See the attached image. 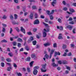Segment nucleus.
I'll use <instances>...</instances> for the list:
<instances>
[{
    "mask_svg": "<svg viewBox=\"0 0 76 76\" xmlns=\"http://www.w3.org/2000/svg\"><path fill=\"white\" fill-rule=\"evenodd\" d=\"M47 66V64H45L42 65V67L41 69V70L42 72H45L47 71L46 70V66Z\"/></svg>",
    "mask_w": 76,
    "mask_h": 76,
    "instance_id": "obj_1",
    "label": "nucleus"
},
{
    "mask_svg": "<svg viewBox=\"0 0 76 76\" xmlns=\"http://www.w3.org/2000/svg\"><path fill=\"white\" fill-rule=\"evenodd\" d=\"M54 51H55V50L54 49H52L50 51V56L49 57L50 59H51V57H52V55L54 53Z\"/></svg>",
    "mask_w": 76,
    "mask_h": 76,
    "instance_id": "obj_2",
    "label": "nucleus"
},
{
    "mask_svg": "<svg viewBox=\"0 0 76 76\" xmlns=\"http://www.w3.org/2000/svg\"><path fill=\"white\" fill-rule=\"evenodd\" d=\"M62 34L61 33H59V36L58 38V39H63V37H62Z\"/></svg>",
    "mask_w": 76,
    "mask_h": 76,
    "instance_id": "obj_3",
    "label": "nucleus"
},
{
    "mask_svg": "<svg viewBox=\"0 0 76 76\" xmlns=\"http://www.w3.org/2000/svg\"><path fill=\"white\" fill-rule=\"evenodd\" d=\"M33 74L34 75H37V73H38V71L35 69H34L33 71Z\"/></svg>",
    "mask_w": 76,
    "mask_h": 76,
    "instance_id": "obj_4",
    "label": "nucleus"
},
{
    "mask_svg": "<svg viewBox=\"0 0 76 76\" xmlns=\"http://www.w3.org/2000/svg\"><path fill=\"white\" fill-rule=\"evenodd\" d=\"M66 28H69V30H71L73 28V26L69 25L66 26Z\"/></svg>",
    "mask_w": 76,
    "mask_h": 76,
    "instance_id": "obj_5",
    "label": "nucleus"
},
{
    "mask_svg": "<svg viewBox=\"0 0 76 76\" xmlns=\"http://www.w3.org/2000/svg\"><path fill=\"white\" fill-rule=\"evenodd\" d=\"M20 28V30L21 32H23L24 33V34H25V29L23 28L22 27H21Z\"/></svg>",
    "mask_w": 76,
    "mask_h": 76,
    "instance_id": "obj_6",
    "label": "nucleus"
},
{
    "mask_svg": "<svg viewBox=\"0 0 76 76\" xmlns=\"http://www.w3.org/2000/svg\"><path fill=\"white\" fill-rule=\"evenodd\" d=\"M39 20H36L34 21V25L39 24Z\"/></svg>",
    "mask_w": 76,
    "mask_h": 76,
    "instance_id": "obj_7",
    "label": "nucleus"
},
{
    "mask_svg": "<svg viewBox=\"0 0 76 76\" xmlns=\"http://www.w3.org/2000/svg\"><path fill=\"white\" fill-rule=\"evenodd\" d=\"M31 57L32 58H34V59H35V58H37V56H36L34 54H32L31 55Z\"/></svg>",
    "mask_w": 76,
    "mask_h": 76,
    "instance_id": "obj_8",
    "label": "nucleus"
},
{
    "mask_svg": "<svg viewBox=\"0 0 76 76\" xmlns=\"http://www.w3.org/2000/svg\"><path fill=\"white\" fill-rule=\"evenodd\" d=\"M56 4V0H53V1L51 3V5L53 6L54 7V4Z\"/></svg>",
    "mask_w": 76,
    "mask_h": 76,
    "instance_id": "obj_9",
    "label": "nucleus"
},
{
    "mask_svg": "<svg viewBox=\"0 0 76 76\" xmlns=\"http://www.w3.org/2000/svg\"><path fill=\"white\" fill-rule=\"evenodd\" d=\"M33 16H34V15L33 14V13L31 12L29 15V18L31 19H33Z\"/></svg>",
    "mask_w": 76,
    "mask_h": 76,
    "instance_id": "obj_10",
    "label": "nucleus"
},
{
    "mask_svg": "<svg viewBox=\"0 0 76 76\" xmlns=\"http://www.w3.org/2000/svg\"><path fill=\"white\" fill-rule=\"evenodd\" d=\"M60 56V53L59 52H55V57L56 56Z\"/></svg>",
    "mask_w": 76,
    "mask_h": 76,
    "instance_id": "obj_11",
    "label": "nucleus"
},
{
    "mask_svg": "<svg viewBox=\"0 0 76 76\" xmlns=\"http://www.w3.org/2000/svg\"><path fill=\"white\" fill-rule=\"evenodd\" d=\"M26 61H28L29 62L31 60V57L30 56H28L26 60Z\"/></svg>",
    "mask_w": 76,
    "mask_h": 76,
    "instance_id": "obj_12",
    "label": "nucleus"
},
{
    "mask_svg": "<svg viewBox=\"0 0 76 76\" xmlns=\"http://www.w3.org/2000/svg\"><path fill=\"white\" fill-rule=\"evenodd\" d=\"M12 25H18L19 23H16L15 21H13L12 22Z\"/></svg>",
    "mask_w": 76,
    "mask_h": 76,
    "instance_id": "obj_13",
    "label": "nucleus"
},
{
    "mask_svg": "<svg viewBox=\"0 0 76 76\" xmlns=\"http://www.w3.org/2000/svg\"><path fill=\"white\" fill-rule=\"evenodd\" d=\"M52 66L53 67H57L58 66V64H56L54 63H52Z\"/></svg>",
    "mask_w": 76,
    "mask_h": 76,
    "instance_id": "obj_14",
    "label": "nucleus"
},
{
    "mask_svg": "<svg viewBox=\"0 0 76 76\" xmlns=\"http://www.w3.org/2000/svg\"><path fill=\"white\" fill-rule=\"evenodd\" d=\"M44 45L45 47H46V46H50L51 45V44L48 43H47L45 44H44Z\"/></svg>",
    "mask_w": 76,
    "mask_h": 76,
    "instance_id": "obj_15",
    "label": "nucleus"
},
{
    "mask_svg": "<svg viewBox=\"0 0 76 76\" xmlns=\"http://www.w3.org/2000/svg\"><path fill=\"white\" fill-rule=\"evenodd\" d=\"M43 38H45V37H46V36H47V33L45 32H44L43 33Z\"/></svg>",
    "mask_w": 76,
    "mask_h": 76,
    "instance_id": "obj_16",
    "label": "nucleus"
},
{
    "mask_svg": "<svg viewBox=\"0 0 76 76\" xmlns=\"http://www.w3.org/2000/svg\"><path fill=\"white\" fill-rule=\"evenodd\" d=\"M50 18V20H53V19L54 18V17H53V15H49Z\"/></svg>",
    "mask_w": 76,
    "mask_h": 76,
    "instance_id": "obj_17",
    "label": "nucleus"
},
{
    "mask_svg": "<svg viewBox=\"0 0 76 76\" xmlns=\"http://www.w3.org/2000/svg\"><path fill=\"white\" fill-rule=\"evenodd\" d=\"M69 10L70 12H75V10L72 8H70Z\"/></svg>",
    "mask_w": 76,
    "mask_h": 76,
    "instance_id": "obj_18",
    "label": "nucleus"
},
{
    "mask_svg": "<svg viewBox=\"0 0 76 76\" xmlns=\"http://www.w3.org/2000/svg\"><path fill=\"white\" fill-rule=\"evenodd\" d=\"M46 13H47V14L48 15H49V16H50V15H51V13H50V12L49 10H47Z\"/></svg>",
    "mask_w": 76,
    "mask_h": 76,
    "instance_id": "obj_19",
    "label": "nucleus"
},
{
    "mask_svg": "<svg viewBox=\"0 0 76 76\" xmlns=\"http://www.w3.org/2000/svg\"><path fill=\"white\" fill-rule=\"evenodd\" d=\"M32 44L33 45H35L37 44V41L34 40L32 42Z\"/></svg>",
    "mask_w": 76,
    "mask_h": 76,
    "instance_id": "obj_20",
    "label": "nucleus"
},
{
    "mask_svg": "<svg viewBox=\"0 0 76 76\" xmlns=\"http://www.w3.org/2000/svg\"><path fill=\"white\" fill-rule=\"evenodd\" d=\"M62 64H67V61L65 60L63 61Z\"/></svg>",
    "mask_w": 76,
    "mask_h": 76,
    "instance_id": "obj_21",
    "label": "nucleus"
},
{
    "mask_svg": "<svg viewBox=\"0 0 76 76\" xmlns=\"http://www.w3.org/2000/svg\"><path fill=\"white\" fill-rule=\"evenodd\" d=\"M25 49L27 51H29V47L28 46H26L25 47Z\"/></svg>",
    "mask_w": 76,
    "mask_h": 76,
    "instance_id": "obj_22",
    "label": "nucleus"
},
{
    "mask_svg": "<svg viewBox=\"0 0 76 76\" xmlns=\"http://www.w3.org/2000/svg\"><path fill=\"white\" fill-rule=\"evenodd\" d=\"M12 66L8 67L7 68V70L8 71H10V70H12Z\"/></svg>",
    "mask_w": 76,
    "mask_h": 76,
    "instance_id": "obj_23",
    "label": "nucleus"
},
{
    "mask_svg": "<svg viewBox=\"0 0 76 76\" xmlns=\"http://www.w3.org/2000/svg\"><path fill=\"white\" fill-rule=\"evenodd\" d=\"M6 60L7 62H10L11 61V59L9 58H7Z\"/></svg>",
    "mask_w": 76,
    "mask_h": 76,
    "instance_id": "obj_24",
    "label": "nucleus"
},
{
    "mask_svg": "<svg viewBox=\"0 0 76 76\" xmlns=\"http://www.w3.org/2000/svg\"><path fill=\"white\" fill-rule=\"evenodd\" d=\"M8 56H9L10 57H12L13 55L12 53H8Z\"/></svg>",
    "mask_w": 76,
    "mask_h": 76,
    "instance_id": "obj_25",
    "label": "nucleus"
},
{
    "mask_svg": "<svg viewBox=\"0 0 76 76\" xmlns=\"http://www.w3.org/2000/svg\"><path fill=\"white\" fill-rule=\"evenodd\" d=\"M62 48L63 49H66V45H63Z\"/></svg>",
    "mask_w": 76,
    "mask_h": 76,
    "instance_id": "obj_26",
    "label": "nucleus"
},
{
    "mask_svg": "<svg viewBox=\"0 0 76 76\" xmlns=\"http://www.w3.org/2000/svg\"><path fill=\"white\" fill-rule=\"evenodd\" d=\"M45 57H46V58L47 59H48V58H49V55L47 54H46Z\"/></svg>",
    "mask_w": 76,
    "mask_h": 76,
    "instance_id": "obj_27",
    "label": "nucleus"
},
{
    "mask_svg": "<svg viewBox=\"0 0 76 76\" xmlns=\"http://www.w3.org/2000/svg\"><path fill=\"white\" fill-rule=\"evenodd\" d=\"M18 49H17L15 50V53L16 55H18Z\"/></svg>",
    "mask_w": 76,
    "mask_h": 76,
    "instance_id": "obj_28",
    "label": "nucleus"
},
{
    "mask_svg": "<svg viewBox=\"0 0 76 76\" xmlns=\"http://www.w3.org/2000/svg\"><path fill=\"white\" fill-rule=\"evenodd\" d=\"M34 62V61H32L30 63V67H32V66L33 63Z\"/></svg>",
    "mask_w": 76,
    "mask_h": 76,
    "instance_id": "obj_29",
    "label": "nucleus"
},
{
    "mask_svg": "<svg viewBox=\"0 0 76 76\" xmlns=\"http://www.w3.org/2000/svg\"><path fill=\"white\" fill-rule=\"evenodd\" d=\"M53 22L52 21H48V23L50 24V25H52V24H53Z\"/></svg>",
    "mask_w": 76,
    "mask_h": 76,
    "instance_id": "obj_30",
    "label": "nucleus"
},
{
    "mask_svg": "<svg viewBox=\"0 0 76 76\" xmlns=\"http://www.w3.org/2000/svg\"><path fill=\"white\" fill-rule=\"evenodd\" d=\"M17 75L18 76H22V74L20 72H17Z\"/></svg>",
    "mask_w": 76,
    "mask_h": 76,
    "instance_id": "obj_31",
    "label": "nucleus"
},
{
    "mask_svg": "<svg viewBox=\"0 0 76 76\" xmlns=\"http://www.w3.org/2000/svg\"><path fill=\"white\" fill-rule=\"evenodd\" d=\"M53 46L54 48H56L57 47V44L56 43L53 44Z\"/></svg>",
    "mask_w": 76,
    "mask_h": 76,
    "instance_id": "obj_32",
    "label": "nucleus"
},
{
    "mask_svg": "<svg viewBox=\"0 0 76 76\" xmlns=\"http://www.w3.org/2000/svg\"><path fill=\"white\" fill-rule=\"evenodd\" d=\"M10 19H11L12 20H13V15H11L10 16Z\"/></svg>",
    "mask_w": 76,
    "mask_h": 76,
    "instance_id": "obj_33",
    "label": "nucleus"
},
{
    "mask_svg": "<svg viewBox=\"0 0 76 76\" xmlns=\"http://www.w3.org/2000/svg\"><path fill=\"white\" fill-rule=\"evenodd\" d=\"M63 10H64V11H67V8L66 7H64L63 8Z\"/></svg>",
    "mask_w": 76,
    "mask_h": 76,
    "instance_id": "obj_34",
    "label": "nucleus"
},
{
    "mask_svg": "<svg viewBox=\"0 0 76 76\" xmlns=\"http://www.w3.org/2000/svg\"><path fill=\"white\" fill-rule=\"evenodd\" d=\"M7 40H5V39H4L2 40L1 41V42H5V43H6L7 42Z\"/></svg>",
    "mask_w": 76,
    "mask_h": 76,
    "instance_id": "obj_35",
    "label": "nucleus"
},
{
    "mask_svg": "<svg viewBox=\"0 0 76 76\" xmlns=\"http://www.w3.org/2000/svg\"><path fill=\"white\" fill-rule=\"evenodd\" d=\"M58 21L59 23H61V19L59 18L58 20Z\"/></svg>",
    "mask_w": 76,
    "mask_h": 76,
    "instance_id": "obj_36",
    "label": "nucleus"
},
{
    "mask_svg": "<svg viewBox=\"0 0 76 76\" xmlns=\"http://www.w3.org/2000/svg\"><path fill=\"white\" fill-rule=\"evenodd\" d=\"M66 67L67 69L69 70H70V68L67 66H66Z\"/></svg>",
    "mask_w": 76,
    "mask_h": 76,
    "instance_id": "obj_37",
    "label": "nucleus"
},
{
    "mask_svg": "<svg viewBox=\"0 0 76 76\" xmlns=\"http://www.w3.org/2000/svg\"><path fill=\"white\" fill-rule=\"evenodd\" d=\"M27 70L28 72H31V70H30V68L29 67L27 68Z\"/></svg>",
    "mask_w": 76,
    "mask_h": 76,
    "instance_id": "obj_38",
    "label": "nucleus"
},
{
    "mask_svg": "<svg viewBox=\"0 0 76 76\" xmlns=\"http://www.w3.org/2000/svg\"><path fill=\"white\" fill-rule=\"evenodd\" d=\"M18 41L19 42H23L22 39H20V38H18Z\"/></svg>",
    "mask_w": 76,
    "mask_h": 76,
    "instance_id": "obj_39",
    "label": "nucleus"
},
{
    "mask_svg": "<svg viewBox=\"0 0 76 76\" xmlns=\"http://www.w3.org/2000/svg\"><path fill=\"white\" fill-rule=\"evenodd\" d=\"M29 39H30L32 41H33V40H34V38H33V37H30Z\"/></svg>",
    "mask_w": 76,
    "mask_h": 76,
    "instance_id": "obj_40",
    "label": "nucleus"
},
{
    "mask_svg": "<svg viewBox=\"0 0 76 76\" xmlns=\"http://www.w3.org/2000/svg\"><path fill=\"white\" fill-rule=\"evenodd\" d=\"M18 47L20 48L21 47V44L18 43Z\"/></svg>",
    "mask_w": 76,
    "mask_h": 76,
    "instance_id": "obj_41",
    "label": "nucleus"
},
{
    "mask_svg": "<svg viewBox=\"0 0 76 76\" xmlns=\"http://www.w3.org/2000/svg\"><path fill=\"white\" fill-rule=\"evenodd\" d=\"M12 32H13V30L12 29V28H10V34H12Z\"/></svg>",
    "mask_w": 76,
    "mask_h": 76,
    "instance_id": "obj_42",
    "label": "nucleus"
},
{
    "mask_svg": "<svg viewBox=\"0 0 76 76\" xmlns=\"http://www.w3.org/2000/svg\"><path fill=\"white\" fill-rule=\"evenodd\" d=\"M27 34L29 35H32V34L31 32H27Z\"/></svg>",
    "mask_w": 76,
    "mask_h": 76,
    "instance_id": "obj_43",
    "label": "nucleus"
},
{
    "mask_svg": "<svg viewBox=\"0 0 76 76\" xmlns=\"http://www.w3.org/2000/svg\"><path fill=\"white\" fill-rule=\"evenodd\" d=\"M12 44H13V46H15V45H16V43L15 42H12Z\"/></svg>",
    "mask_w": 76,
    "mask_h": 76,
    "instance_id": "obj_44",
    "label": "nucleus"
},
{
    "mask_svg": "<svg viewBox=\"0 0 76 76\" xmlns=\"http://www.w3.org/2000/svg\"><path fill=\"white\" fill-rule=\"evenodd\" d=\"M34 16H35V18L37 19L38 18V14H35L34 15Z\"/></svg>",
    "mask_w": 76,
    "mask_h": 76,
    "instance_id": "obj_45",
    "label": "nucleus"
},
{
    "mask_svg": "<svg viewBox=\"0 0 76 76\" xmlns=\"http://www.w3.org/2000/svg\"><path fill=\"white\" fill-rule=\"evenodd\" d=\"M43 23L45 25V26L46 27L48 26V24H46L44 22Z\"/></svg>",
    "mask_w": 76,
    "mask_h": 76,
    "instance_id": "obj_46",
    "label": "nucleus"
},
{
    "mask_svg": "<svg viewBox=\"0 0 76 76\" xmlns=\"http://www.w3.org/2000/svg\"><path fill=\"white\" fill-rule=\"evenodd\" d=\"M40 18L41 19H44L45 18V16L43 15H41L40 16Z\"/></svg>",
    "mask_w": 76,
    "mask_h": 76,
    "instance_id": "obj_47",
    "label": "nucleus"
},
{
    "mask_svg": "<svg viewBox=\"0 0 76 76\" xmlns=\"http://www.w3.org/2000/svg\"><path fill=\"white\" fill-rule=\"evenodd\" d=\"M32 9H36L37 7L36 6H33L32 7Z\"/></svg>",
    "mask_w": 76,
    "mask_h": 76,
    "instance_id": "obj_48",
    "label": "nucleus"
},
{
    "mask_svg": "<svg viewBox=\"0 0 76 76\" xmlns=\"http://www.w3.org/2000/svg\"><path fill=\"white\" fill-rule=\"evenodd\" d=\"M1 66L2 67H4V63L3 62L1 63Z\"/></svg>",
    "mask_w": 76,
    "mask_h": 76,
    "instance_id": "obj_49",
    "label": "nucleus"
},
{
    "mask_svg": "<svg viewBox=\"0 0 76 76\" xmlns=\"http://www.w3.org/2000/svg\"><path fill=\"white\" fill-rule=\"evenodd\" d=\"M26 6H24V7H23V11L24 12H25V8H26Z\"/></svg>",
    "mask_w": 76,
    "mask_h": 76,
    "instance_id": "obj_50",
    "label": "nucleus"
},
{
    "mask_svg": "<svg viewBox=\"0 0 76 76\" xmlns=\"http://www.w3.org/2000/svg\"><path fill=\"white\" fill-rule=\"evenodd\" d=\"M13 66L14 67H17V65L15 63H13Z\"/></svg>",
    "mask_w": 76,
    "mask_h": 76,
    "instance_id": "obj_51",
    "label": "nucleus"
},
{
    "mask_svg": "<svg viewBox=\"0 0 76 76\" xmlns=\"http://www.w3.org/2000/svg\"><path fill=\"white\" fill-rule=\"evenodd\" d=\"M33 31V32H35L36 31H37V29L36 28H34Z\"/></svg>",
    "mask_w": 76,
    "mask_h": 76,
    "instance_id": "obj_52",
    "label": "nucleus"
},
{
    "mask_svg": "<svg viewBox=\"0 0 76 76\" xmlns=\"http://www.w3.org/2000/svg\"><path fill=\"white\" fill-rule=\"evenodd\" d=\"M3 29L2 30V32H5V31H6V29H5V28H3Z\"/></svg>",
    "mask_w": 76,
    "mask_h": 76,
    "instance_id": "obj_53",
    "label": "nucleus"
},
{
    "mask_svg": "<svg viewBox=\"0 0 76 76\" xmlns=\"http://www.w3.org/2000/svg\"><path fill=\"white\" fill-rule=\"evenodd\" d=\"M15 19H17V18H18V15H16V14H15Z\"/></svg>",
    "mask_w": 76,
    "mask_h": 76,
    "instance_id": "obj_54",
    "label": "nucleus"
},
{
    "mask_svg": "<svg viewBox=\"0 0 76 76\" xmlns=\"http://www.w3.org/2000/svg\"><path fill=\"white\" fill-rule=\"evenodd\" d=\"M63 27H62V26H60V28H59V29L60 31H62L63 30Z\"/></svg>",
    "mask_w": 76,
    "mask_h": 76,
    "instance_id": "obj_55",
    "label": "nucleus"
},
{
    "mask_svg": "<svg viewBox=\"0 0 76 76\" xmlns=\"http://www.w3.org/2000/svg\"><path fill=\"white\" fill-rule=\"evenodd\" d=\"M34 69H39V66H37L34 67Z\"/></svg>",
    "mask_w": 76,
    "mask_h": 76,
    "instance_id": "obj_56",
    "label": "nucleus"
},
{
    "mask_svg": "<svg viewBox=\"0 0 76 76\" xmlns=\"http://www.w3.org/2000/svg\"><path fill=\"white\" fill-rule=\"evenodd\" d=\"M63 56H64V57H66V56H67V53H64V54L62 55Z\"/></svg>",
    "mask_w": 76,
    "mask_h": 76,
    "instance_id": "obj_57",
    "label": "nucleus"
},
{
    "mask_svg": "<svg viewBox=\"0 0 76 76\" xmlns=\"http://www.w3.org/2000/svg\"><path fill=\"white\" fill-rule=\"evenodd\" d=\"M51 12H50V14H51V15H53V13H54V10H52L51 11Z\"/></svg>",
    "mask_w": 76,
    "mask_h": 76,
    "instance_id": "obj_58",
    "label": "nucleus"
},
{
    "mask_svg": "<svg viewBox=\"0 0 76 76\" xmlns=\"http://www.w3.org/2000/svg\"><path fill=\"white\" fill-rule=\"evenodd\" d=\"M14 1L15 3H18V0H14Z\"/></svg>",
    "mask_w": 76,
    "mask_h": 76,
    "instance_id": "obj_59",
    "label": "nucleus"
},
{
    "mask_svg": "<svg viewBox=\"0 0 76 76\" xmlns=\"http://www.w3.org/2000/svg\"><path fill=\"white\" fill-rule=\"evenodd\" d=\"M31 41H32L31 40L29 39L27 41L28 43V44H29L30 42H31Z\"/></svg>",
    "mask_w": 76,
    "mask_h": 76,
    "instance_id": "obj_60",
    "label": "nucleus"
},
{
    "mask_svg": "<svg viewBox=\"0 0 76 76\" xmlns=\"http://www.w3.org/2000/svg\"><path fill=\"white\" fill-rule=\"evenodd\" d=\"M58 64H62V62L61 63V61H58Z\"/></svg>",
    "mask_w": 76,
    "mask_h": 76,
    "instance_id": "obj_61",
    "label": "nucleus"
},
{
    "mask_svg": "<svg viewBox=\"0 0 76 76\" xmlns=\"http://www.w3.org/2000/svg\"><path fill=\"white\" fill-rule=\"evenodd\" d=\"M43 6H44V7H45L46 6V4H45V3H42Z\"/></svg>",
    "mask_w": 76,
    "mask_h": 76,
    "instance_id": "obj_62",
    "label": "nucleus"
},
{
    "mask_svg": "<svg viewBox=\"0 0 76 76\" xmlns=\"http://www.w3.org/2000/svg\"><path fill=\"white\" fill-rule=\"evenodd\" d=\"M74 23H73V21H71L69 22V24H72V25H73Z\"/></svg>",
    "mask_w": 76,
    "mask_h": 76,
    "instance_id": "obj_63",
    "label": "nucleus"
},
{
    "mask_svg": "<svg viewBox=\"0 0 76 76\" xmlns=\"http://www.w3.org/2000/svg\"><path fill=\"white\" fill-rule=\"evenodd\" d=\"M73 5L74 6H75L76 7V3H73Z\"/></svg>",
    "mask_w": 76,
    "mask_h": 76,
    "instance_id": "obj_64",
    "label": "nucleus"
}]
</instances>
